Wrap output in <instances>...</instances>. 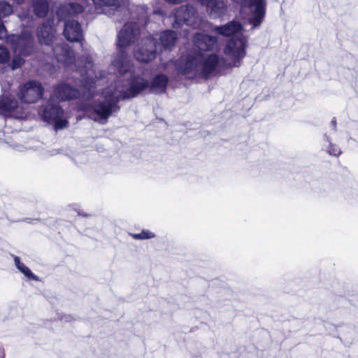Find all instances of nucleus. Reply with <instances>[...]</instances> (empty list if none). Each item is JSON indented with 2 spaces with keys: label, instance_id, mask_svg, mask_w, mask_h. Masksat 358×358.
<instances>
[{
  "label": "nucleus",
  "instance_id": "nucleus-1",
  "mask_svg": "<svg viewBox=\"0 0 358 358\" xmlns=\"http://www.w3.org/2000/svg\"><path fill=\"white\" fill-rule=\"evenodd\" d=\"M219 62L220 57L215 54L206 57L201 52L192 51L181 57L176 65L178 73L187 78L207 79L213 74Z\"/></svg>",
  "mask_w": 358,
  "mask_h": 358
},
{
  "label": "nucleus",
  "instance_id": "nucleus-2",
  "mask_svg": "<svg viewBox=\"0 0 358 358\" xmlns=\"http://www.w3.org/2000/svg\"><path fill=\"white\" fill-rule=\"evenodd\" d=\"M139 34V26L136 22L126 23L117 34L118 52L112 61V65L121 75L127 73L130 68L129 59L125 48L134 43Z\"/></svg>",
  "mask_w": 358,
  "mask_h": 358
},
{
  "label": "nucleus",
  "instance_id": "nucleus-3",
  "mask_svg": "<svg viewBox=\"0 0 358 358\" xmlns=\"http://www.w3.org/2000/svg\"><path fill=\"white\" fill-rule=\"evenodd\" d=\"M247 39L243 36L230 38L225 46L224 52L231 59L227 67H238L245 57Z\"/></svg>",
  "mask_w": 358,
  "mask_h": 358
},
{
  "label": "nucleus",
  "instance_id": "nucleus-4",
  "mask_svg": "<svg viewBox=\"0 0 358 358\" xmlns=\"http://www.w3.org/2000/svg\"><path fill=\"white\" fill-rule=\"evenodd\" d=\"M122 100L120 94L115 96L113 92H107L103 101L94 103L93 110L101 119L106 121L113 113L120 110L118 103Z\"/></svg>",
  "mask_w": 358,
  "mask_h": 358
},
{
  "label": "nucleus",
  "instance_id": "nucleus-5",
  "mask_svg": "<svg viewBox=\"0 0 358 358\" xmlns=\"http://www.w3.org/2000/svg\"><path fill=\"white\" fill-rule=\"evenodd\" d=\"M6 42L15 53L24 57L29 56L34 52V39L30 35L10 34L7 36Z\"/></svg>",
  "mask_w": 358,
  "mask_h": 358
},
{
  "label": "nucleus",
  "instance_id": "nucleus-6",
  "mask_svg": "<svg viewBox=\"0 0 358 358\" xmlns=\"http://www.w3.org/2000/svg\"><path fill=\"white\" fill-rule=\"evenodd\" d=\"M43 92L44 89L41 83L30 80L20 88L17 97L22 103H34L42 98Z\"/></svg>",
  "mask_w": 358,
  "mask_h": 358
},
{
  "label": "nucleus",
  "instance_id": "nucleus-7",
  "mask_svg": "<svg viewBox=\"0 0 358 358\" xmlns=\"http://www.w3.org/2000/svg\"><path fill=\"white\" fill-rule=\"evenodd\" d=\"M64 110L58 104L48 103L43 110V120L49 123H53L55 130L62 129L69 125L66 120L62 119Z\"/></svg>",
  "mask_w": 358,
  "mask_h": 358
},
{
  "label": "nucleus",
  "instance_id": "nucleus-8",
  "mask_svg": "<svg viewBox=\"0 0 358 358\" xmlns=\"http://www.w3.org/2000/svg\"><path fill=\"white\" fill-rule=\"evenodd\" d=\"M142 46L136 48L134 57L139 62L147 63L154 59L157 52V41L153 37L149 36L143 38Z\"/></svg>",
  "mask_w": 358,
  "mask_h": 358
},
{
  "label": "nucleus",
  "instance_id": "nucleus-9",
  "mask_svg": "<svg viewBox=\"0 0 358 358\" xmlns=\"http://www.w3.org/2000/svg\"><path fill=\"white\" fill-rule=\"evenodd\" d=\"M129 88L120 92V98L123 100L131 99L138 96L143 91L148 89L150 82L140 76H132L129 80Z\"/></svg>",
  "mask_w": 358,
  "mask_h": 358
},
{
  "label": "nucleus",
  "instance_id": "nucleus-10",
  "mask_svg": "<svg viewBox=\"0 0 358 358\" xmlns=\"http://www.w3.org/2000/svg\"><path fill=\"white\" fill-rule=\"evenodd\" d=\"M175 24L179 26L185 24L194 27L197 24L198 13L192 5L182 6L176 10L174 13Z\"/></svg>",
  "mask_w": 358,
  "mask_h": 358
},
{
  "label": "nucleus",
  "instance_id": "nucleus-11",
  "mask_svg": "<svg viewBox=\"0 0 358 358\" xmlns=\"http://www.w3.org/2000/svg\"><path fill=\"white\" fill-rule=\"evenodd\" d=\"M247 3L252 16L249 18L248 22L253 28L260 26L264 20L266 13V0H243Z\"/></svg>",
  "mask_w": 358,
  "mask_h": 358
},
{
  "label": "nucleus",
  "instance_id": "nucleus-12",
  "mask_svg": "<svg viewBox=\"0 0 358 358\" xmlns=\"http://www.w3.org/2000/svg\"><path fill=\"white\" fill-rule=\"evenodd\" d=\"M53 94L59 101H65L78 99L80 92L76 87L66 83H61L55 86Z\"/></svg>",
  "mask_w": 358,
  "mask_h": 358
},
{
  "label": "nucleus",
  "instance_id": "nucleus-13",
  "mask_svg": "<svg viewBox=\"0 0 358 358\" xmlns=\"http://www.w3.org/2000/svg\"><path fill=\"white\" fill-rule=\"evenodd\" d=\"M64 36L70 42H81L83 40V34L80 24L76 20H66Z\"/></svg>",
  "mask_w": 358,
  "mask_h": 358
},
{
  "label": "nucleus",
  "instance_id": "nucleus-14",
  "mask_svg": "<svg viewBox=\"0 0 358 358\" xmlns=\"http://www.w3.org/2000/svg\"><path fill=\"white\" fill-rule=\"evenodd\" d=\"M52 51L57 61L66 64L73 62L74 52L67 43L62 42L59 44H56L52 48Z\"/></svg>",
  "mask_w": 358,
  "mask_h": 358
},
{
  "label": "nucleus",
  "instance_id": "nucleus-15",
  "mask_svg": "<svg viewBox=\"0 0 358 358\" xmlns=\"http://www.w3.org/2000/svg\"><path fill=\"white\" fill-rule=\"evenodd\" d=\"M84 11V7L78 3L69 2L61 4L57 11L59 20L76 16Z\"/></svg>",
  "mask_w": 358,
  "mask_h": 358
},
{
  "label": "nucleus",
  "instance_id": "nucleus-16",
  "mask_svg": "<svg viewBox=\"0 0 358 358\" xmlns=\"http://www.w3.org/2000/svg\"><path fill=\"white\" fill-rule=\"evenodd\" d=\"M193 43L199 50L209 51L213 50L216 44L217 38L208 34L197 33L193 37Z\"/></svg>",
  "mask_w": 358,
  "mask_h": 358
},
{
  "label": "nucleus",
  "instance_id": "nucleus-17",
  "mask_svg": "<svg viewBox=\"0 0 358 358\" xmlns=\"http://www.w3.org/2000/svg\"><path fill=\"white\" fill-rule=\"evenodd\" d=\"M52 21L48 20L42 23L37 29V36L41 44L50 45L55 38Z\"/></svg>",
  "mask_w": 358,
  "mask_h": 358
},
{
  "label": "nucleus",
  "instance_id": "nucleus-18",
  "mask_svg": "<svg viewBox=\"0 0 358 358\" xmlns=\"http://www.w3.org/2000/svg\"><path fill=\"white\" fill-rule=\"evenodd\" d=\"M169 83V78L166 75L159 73L154 76L150 83L149 90L150 93L162 94L166 90Z\"/></svg>",
  "mask_w": 358,
  "mask_h": 358
},
{
  "label": "nucleus",
  "instance_id": "nucleus-19",
  "mask_svg": "<svg viewBox=\"0 0 358 358\" xmlns=\"http://www.w3.org/2000/svg\"><path fill=\"white\" fill-rule=\"evenodd\" d=\"M243 29L242 24L237 21L232 20L223 26H217L215 31L224 36H230L236 33L241 31Z\"/></svg>",
  "mask_w": 358,
  "mask_h": 358
},
{
  "label": "nucleus",
  "instance_id": "nucleus-20",
  "mask_svg": "<svg viewBox=\"0 0 358 358\" xmlns=\"http://www.w3.org/2000/svg\"><path fill=\"white\" fill-rule=\"evenodd\" d=\"M227 0H212L206 6L212 17L216 18L223 15L227 9Z\"/></svg>",
  "mask_w": 358,
  "mask_h": 358
},
{
  "label": "nucleus",
  "instance_id": "nucleus-21",
  "mask_svg": "<svg viewBox=\"0 0 358 358\" xmlns=\"http://www.w3.org/2000/svg\"><path fill=\"white\" fill-rule=\"evenodd\" d=\"M33 12L40 18L45 17L49 11V3L47 0H33L31 3Z\"/></svg>",
  "mask_w": 358,
  "mask_h": 358
},
{
  "label": "nucleus",
  "instance_id": "nucleus-22",
  "mask_svg": "<svg viewBox=\"0 0 358 358\" xmlns=\"http://www.w3.org/2000/svg\"><path fill=\"white\" fill-rule=\"evenodd\" d=\"M177 34L174 31L166 30L160 35V42L164 49H170L175 45Z\"/></svg>",
  "mask_w": 358,
  "mask_h": 358
},
{
  "label": "nucleus",
  "instance_id": "nucleus-23",
  "mask_svg": "<svg viewBox=\"0 0 358 358\" xmlns=\"http://www.w3.org/2000/svg\"><path fill=\"white\" fill-rule=\"evenodd\" d=\"M17 106V101L15 99L8 97L0 99V112L10 113L13 111Z\"/></svg>",
  "mask_w": 358,
  "mask_h": 358
},
{
  "label": "nucleus",
  "instance_id": "nucleus-24",
  "mask_svg": "<svg viewBox=\"0 0 358 358\" xmlns=\"http://www.w3.org/2000/svg\"><path fill=\"white\" fill-rule=\"evenodd\" d=\"M322 148L327 153L332 156L337 157L341 153L340 148L338 145L333 144L329 137L326 135L324 137Z\"/></svg>",
  "mask_w": 358,
  "mask_h": 358
},
{
  "label": "nucleus",
  "instance_id": "nucleus-25",
  "mask_svg": "<svg viewBox=\"0 0 358 358\" xmlns=\"http://www.w3.org/2000/svg\"><path fill=\"white\" fill-rule=\"evenodd\" d=\"M14 262L17 268L27 278L38 281V277L34 274L31 271L25 264L20 262L18 257H14Z\"/></svg>",
  "mask_w": 358,
  "mask_h": 358
},
{
  "label": "nucleus",
  "instance_id": "nucleus-26",
  "mask_svg": "<svg viewBox=\"0 0 358 358\" xmlns=\"http://www.w3.org/2000/svg\"><path fill=\"white\" fill-rule=\"evenodd\" d=\"M81 82V86L85 88L87 91L88 95L92 96L96 88L95 80L92 78H84Z\"/></svg>",
  "mask_w": 358,
  "mask_h": 358
},
{
  "label": "nucleus",
  "instance_id": "nucleus-27",
  "mask_svg": "<svg viewBox=\"0 0 358 358\" xmlns=\"http://www.w3.org/2000/svg\"><path fill=\"white\" fill-rule=\"evenodd\" d=\"M13 13V6L5 1H0V19L10 15Z\"/></svg>",
  "mask_w": 358,
  "mask_h": 358
},
{
  "label": "nucleus",
  "instance_id": "nucleus-28",
  "mask_svg": "<svg viewBox=\"0 0 358 358\" xmlns=\"http://www.w3.org/2000/svg\"><path fill=\"white\" fill-rule=\"evenodd\" d=\"M95 6L103 7V6H117L120 3L119 0H92Z\"/></svg>",
  "mask_w": 358,
  "mask_h": 358
},
{
  "label": "nucleus",
  "instance_id": "nucleus-29",
  "mask_svg": "<svg viewBox=\"0 0 358 358\" xmlns=\"http://www.w3.org/2000/svg\"><path fill=\"white\" fill-rule=\"evenodd\" d=\"M133 238L136 240H143L148 239L151 238H154L155 236V234L148 231V230H143L139 234H134L132 235Z\"/></svg>",
  "mask_w": 358,
  "mask_h": 358
},
{
  "label": "nucleus",
  "instance_id": "nucleus-30",
  "mask_svg": "<svg viewBox=\"0 0 358 358\" xmlns=\"http://www.w3.org/2000/svg\"><path fill=\"white\" fill-rule=\"evenodd\" d=\"M22 56V55H18L13 57L10 66L12 70L17 69L24 64V59Z\"/></svg>",
  "mask_w": 358,
  "mask_h": 358
},
{
  "label": "nucleus",
  "instance_id": "nucleus-31",
  "mask_svg": "<svg viewBox=\"0 0 358 358\" xmlns=\"http://www.w3.org/2000/svg\"><path fill=\"white\" fill-rule=\"evenodd\" d=\"M10 52L4 46L0 45V63L4 64L9 61Z\"/></svg>",
  "mask_w": 358,
  "mask_h": 358
},
{
  "label": "nucleus",
  "instance_id": "nucleus-32",
  "mask_svg": "<svg viewBox=\"0 0 358 358\" xmlns=\"http://www.w3.org/2000/svg\"><path fill=\"white\" fill-rule=\"evenodd\" d=\"M7 30L2 22L0 21V39L7 38Z\"/></svg>",
  "mask_w": 358,
  "mask_h": 358
},
{
  "label": "nucleus",
  "instance_id": "nucleus-33",
  "mask_svg": "<svg viewBox=\"0 0 358 358\" xmlns=\"http://www.w3.org/2000/svg\"><path fill=\"white\" fill-rule=\"evenodd\" d=\"M202 5L206 6L207 3L212 2V0H198Z\"/></svg>",
  "mask_w": 358,
  "mask_h": 358
},
{
  "label": "nucleus",
  "instance_id": "nucleus-34",
  "mask_svg": "<svg viewBox=\"0 0 358 358\" xmlns=\"http://www.w3.org/2000/svg\"><path fill=\"white\" fill-rule=\"evenodd\" d=\"M331 126L333 127L334 129H336V118L332 119V120L331 121Z\"/></svg>",
  "mask_w": 358,
  "mask_h": 358
},
{
  "label": "nucleus",
  "instance_id": "nucleus-35",
  "mask_svg": "<svg viewBox=\"0 0 358 358\" xmlns=\"http://www.w3.org/2000/svg\"><path fill=\"white\" fill-rule=\"evenodd\" d=\"M13 1L17 4H22L24 1V0H13Z\"/></svg>",
  "mask_w": 358,
  "mask_h": 358
},
{
  "label": "nucleus",
  "instance_id": "nucleus-36",
  "mask_svg": "<svg viewBox=\"0 0 358 358\" xmlns=\"http://www.w3.org/2000/svg\"><path fill=\"white\" fill-rule=\"evenodd\" d=\"M78 215H82V216H83V217H87V214H81V213H79V212H78Z\"/></svg>",
  "mask_w": 358,
  "mask_h": 358
},
{
  "label": "nucleus",
  "instance_id": "nucleus-37",
  "mask_svg": "<svg viewBox=\"0 0 358 358\" xmlns=\"http://www.w3.org/2000/svg\"><path fill=\"white\" fill-rule=\"evenodd\" d=\"M3 358H4V357H3Z\"/></svg>",
  "mask_w": 358,
  "mask_h": 358
}]
</instances>
